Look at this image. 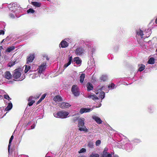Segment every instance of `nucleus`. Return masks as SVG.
I'll return each mask as SVG.
<instances>
[{
	"label": "nucleus",
	"mask_w": 157,
	"mask_h": 157,
	"mask_svg": "<svg viewBox=\"0 0 157 157\" xmlns=\"http://www.w3.org/2000/svg\"><path fill=\"white\" fill-rule=\"evenodd\" d=\"M69 114V113L65 111H61L57 112V113H54V116L56 118H66L69 116H68Z\"/></svg>",
	"instance_id": "nucleus-1"
},
{
	"label": "nucleus",
	"mask_w": 157,
	"mask_h": 157,
	"mask_svg": "<svg viewBox=\"0 0 157 157\" xmlns=\"http://www.w3.org/2000/svg\"><path fill=\"white\" fill-rule=\"evenodd\" d=\"M8 7L13 13L17 14L19 12L21 8L16 3H13L9 5Z\"/></svg>",
	"instance_id": "nucleus-2"
},
{
	"label": "nucleus",
	"mask_w": 157,
	"mask_h": 157,
	"mask_svg": "<svg viewBox=\"0 0 157 157\" xmlns=\"http://www.w3.org/2000/svg\"><path fill=\"white\" fill-rule=\"evenodd\" d=\"M85 120V119L83 118H80L78 120V126L79 128V130L80 131H84L87 132L88 131V129L84 126Z\"/></svg>",
	"instance_id": "nucleus-3"
},
{
	"label": "nucleus",
	"mask_w": 157,
	"mask_h": 157,
	"mask_svg": "<svg viewBox=\"0 0 157 157\" xmlns=\"http://www.w3.org/2000/svg\"><path fill=\"white\" fill-rule=\"evenodd\" d=\"M13 77L17 81H22L25 78V76H21V70L19 69H16L14 70Z\"/></svg>",
	"instance_id": "nucleus-4"
},
{
	"label": "nucleus",
	"mask_w": 157,
	"mask_h": 157,
	"mask_svg": "<svg viewBox=\"0 0 157 157\" xmlns=\"http://www.w3.org/2000/svg\"><path fill=\"white\" fill-rule=\"evenodd\" d=\"M71 91L75 96H78L79 95L80 91L77 85H74L72 86Z\"/></svg>",
	"instance_id": "nucleus-5"
},
{
	"label": "nucleus",
	"mask_w": 157,
	"mask_h": 157,
	"mask_svg": "<svg viewBox=\"0 0 157 157\" xmlns=\"http://www.w3.org/2000/svg\"><path fill=\"white\" fill-rule=\"evenodd\" d=\"M46 62H43L39 66V67L37 68L38 72L39 74L42 73L44 71L46 67Z\"/></svg>",
	"instance_id": "nucleus-6"
},
{
	"label": "nucleus",
	"mask_w": 157,
	"mask_h": 157,
	"mask_svg": "<svg viewBox=\"0 0 157 157\" xmlns=\"http://www.w3.org/2000/svg\"><path fill=\"white\" fill-rule=\"evenodd\" d=\"M136 35L140 36L141 38L145 39L146 38L150 36V34H148L147 35H146V36H144V34H143V33L142 31L140 29L137 30H136Z\"/></svg>",
	"instance_id": "nucleus-7"
},
{
	"label": "nucleus",
	"mask_w": 157,
	"mask_h": 157,
	"mask_svg": "<svg viewBox=\"0 0 157 157\" xmlns=\"http://www.w3.org/2000/svg\"><path fill=\"white\" fill-rule=\"evenodd\" d=\"M103 87H104L103 86L101 88L98 90H96L95 92L96 94H98L99 93H100L99 97L101 98V99H103L105 97V93L103 91H102V90L103 89Z\"/></svg>",
	"instance_id": "nucleus-8"
},
{
	"label": "nucleus",
	"mask_w": 157,
	"mask_h": 157,
	"mask_svg": "<svg viewBox=\"0 0 157 157\" xmlns=\"http://www.w3.org/2000/svg\"><path fill=\"white\" fill-rule=\"evenodd\" d=\"M69 40V39H65L63 40L59 44V45L61 46L62 48H65L68 47V43L67 42Z\"/></svg>",
	"instance_id": "nucleus-9"
},
{
	"label": "nucleus",
	"mask_w": 157,
	"mask_h": 157,
	"mask_svg": "<svg viewBox=\"0 0 157 157\" xmlns=\"http://www.w3.org/2000/svg\"><path fill=\"white\" fill-rule=\"evenodd\" d=\"M35 58L34 54L30 55L27 58V62L26 64H28L32 62Z\"/></svg>",
	"instance_id": "nucleus-10"
},
{
	"label": "nucleus",
	"mask_w": 157,
	"mask_h": 157,
	"mask_svg": "<svg viewBox=\"0 0 157 157\" xmlns=\"http://www.w3.org/2000/svg\"><path fill=\"white\" fill-rule=\"evenodd\" d=\"M71 106L69 103L65 102L62 103L59 105L60 107L62 109L67 108Z\"/></svg>",
	"instance_id": "nucleus-11"
},
{
	"label": "nucleus",
	"mask_w": 157,
	"mask_h": 157,
	"mask_svg": "<svg viewBox=\"0 0 157 157\" xmlns=\"http://www.w3.org/2000/svg\"><path fill=\"white\" fill-rule=\"evenodd\" d=\"M92 110V109L90 108H82L80 109L79 113L82 114L84 113L89 112Z\"/></svg>",
	"instance_id": "nucleus-12"
},
{
	"label": "nucleus",
	"mask_w": 157,
	"mask_h": 157,
	"mask_svg": "<svg viewBox=\"0 0 157 157\" xmlns=\"http://www.w3.org/2000/svg\"><path fill=\"white\" fill-rule=\"evenodd\" d=\"M87 97L90 99H92L94 101L97 100L99 99L94 94H88Z\"/></svg>",
	"instance_id": "nucleus-13"
},
{
	"label": "nucleus",
	"mask_w": 157,
	"mask_h": 157,
	"mask_svg": "<svg viewBox=\"0 0 157 157\" xmlns=\"http://www.w3.org/2000/svg\"><path fill=\"white\" fill-rule=\"evenodd\" d=\"M92 118L93 119L95 120V121L98 124H100L102 123V121L101 119L96 116H94L92 117Z\"/></svg>",
	"instance_id": "nucleus-14"
},
{
	"label": "nucleus",
	"mask_w": 157,
	"mask_h": 157,
	"mask_svg": "<svg viewBox=\"0 0 157 157\" xmlns=\"http://www.w3.org/2000/svg\"><path fill=\"white\" fill-rule=\"evenodd\" d=\"M53 100L56 102L61 101H62V98L59 95L56 96L53 98Z\"/></svg>",
	"instance_id": "nucleus-15"
},
{
	"label": "nucleus",
	"mask_w": 157,
	"mask_h": 157,
	"mask_svg": "<svg viewBox=\"0 0 157 157\" xmlns=\"http://www.w3.org/2000/svg\"><path fill=\"white\" fill-rule=\"evenodd\" d=\"M83 52V49L81 48H78L76 49L75 51L76 54L77 55H80L82 54Z\"/></svg>",
	"instance_id": "nucleus-16"
},
{
	"label": "nucleus",
	"mask_w": 157,
	"mask_h": 157,
	"mask_svg": "<svg viewBox=\"0 0 157 157\" xmlns=\"http://www.w3.org/2000/svg\"><path fill=\"white\" fill-rule=\"evenodd\" d=\"M86 87L87 88V90L88 91L92 90L93 89V85L90 82H88L87 83L86 85Z\"/></svg>",
	"instance_id": "nucleus-17"
},
{
	"label": "nucleus",
	"mask_w": 157,
	"mask_h": 157,
	"mask_svg": "<svg viewBox=\"0 0 157 157\" xmlns=\"http://www.w3.org/2000/svg\"><path fill=\"white\" fill-rule=\"evenodd\" d=\"M111 154L108 153L106 151H104L101 157H112Z\"/></svg>",
	"instance_id": "nucleus-18"
},
{
	"label": "nucleus",
	"mask_w": 157,
	"mask_h": 157,
	"mask_svg": "<svg viewBox=\"0 0 157 157\" xmlns=\"http://www.w3.org/2000/svg\"><path fill=\"white\" fill-rule=\"evenodd\" d=\"M5 77L6 78L9 79L12 76L11 74L9 71H6L5 73Z\"/></svg>",
	"instance_id": "nucleus-19"
},
{
	"label": "nucleus",
	"mask_w": 157,
	"mask_h": 157,
	"mask_svg": "<svg viewBox=\"0 0 157 157\" xmlns=\"http://www.w3.org/2000/svg\"><path fill=\"white\" fill-rule=\"evenodd\" d=\"M32 4L35 6L37 7H40L41 5V3L40 2H32Z\"/></svg>",
	"instance_id": "nucleus-20"
},
{
	"label": "nucleus",
	"mask_w": 157,
	"mask_h": 157,
	"mask_svg": "<svg viewBox=\"0 0 157 157\" xmlns=\"http://www.w3.org/2000/svg\"><path fill=\"white\" fill-rule=\"evenodd\" d=\"M72 56H71L69 57V61H68V62L67 63L65 64L64 65V67L65 68H66L71 64V63L72 60Z\"/></svg>",
	"instance_id": "nucleus-21"
},
{
	"label": "nucleus",
	"mask_w": 157,
	"mask_h": 157,
	"mask_svg": "<svg viewBox=\"0 0 157 157\" xmlns=\"http://www.w3.org/2000/svg\"><path fill=\"white\" fill-rule=\"evenodd\" d=\"M74 61L75 62L78 64H79L81 63V60L78 57L75 58L74 59Z\"/></svg>",
	"instance_id": "nucleus-22"
},
{
	"label": "nucleus",
	"mask_w": 157,
	"mask_h": 157,
	"mask_svg": "<svg viewBox=\"0 0 157 157\" xmlns=\"http://www.w3.org/2000/svg\"><path fill=\"white\" fill-rule=\"evenodd\" d=\"M12 104L11 103H9L8 104V105L5 109L6 111H8L10 110L12 107Z\"/></svg>",
	"instance_id": "nucleus-23"
},
{
	"label": "nucleus",
	"mask_w": 157,
	"mask_h": 157,
	"mask_svg": "<svg viewBox=\"0 0 157 157\" xmlns=\"http://www.w3.org/2000/svg\"><path fill=\"white\" fill-rule=\"evenodd\" d=\"M85 77V75L84 74H81L80 77V83H82L83 82Z\"/></svg>",
	"instance_id": "nucleus-24"
},
{
	"label": "nucleus",
	"mask_w": 157,
	"mask_h": 157,
	"mask_svg": "<svg viewBox=\"0 0 157 157\" xmlns=\"http://www.w3.org/2000/svg\"><path fill=\"white\" fill-rule=\"evenodd\" d=\"M13 136L12 135L11 136V137L10 139V140H9V144L8 146V152L9 153H10V147L11 146V142H12V140H13Z\"/></svg>",
	"instance_id": "nucleus-25"
},
{
	"label": "nucleus",
	"mask_w": 157,
	"mask_h": 157,
	"mask_svg": "<svg viewBox=\"0 0 157 157\" xmlns=\"http://www.w3.org/2000/svg\"><path fill=\"white\" fill-rule=\"evenodd\" d=\"M15 49V47L14 46H12V47H9L6 50L7 52H10L12 51H13Z\"/></svg>",
	"instance_id": "nucleus-26"
},
{
	"label": "nucleus",
	"mask_w": 157,
	"mask_h": 157,
	"mask_svg": "<svg viewBox=\"0 0 157 157\" xmlns=\"http://www.w3.org/2000/svg\"><path fill=\"white\" fill-rule=\"evenodd\" d=\"M155 63V59L153 58H151L148 61V63L153 64Z\"/></svg>",
	"instance_id": "nucleus-27"
},
{
	"label": "nucleus",
	"mask_w": 157,
	"mask_h": 157,
	"mask_svg": "<svg viewBox=\"0 0 157 157\" xmlns=\"http://www.w3.org/2000/svg\"><path fill=\"white\" fill-rule=\"evenodd\" d=\"M107 76L106 75H102L101 77V80L103 81H105L107 79Z\"/></svg>",
	"instance_id": "nucleus-28"
},
{
	"label": "nucleus",
	"mask_w": 157,
	"mask_h": 157,
	"mask_svg": "<svg viewBox=\"0 0 157 157\" xmlns=\"http://www.w3.org/2000/svg\"><path fill=\"white\" fill-rule=\"evenodd\" d=\"M46 95V94H44L41 97V98H40V99H39V100L37 102V104H38L39 103H40L45 98Z\"/></svg>",
	"instance_id": "nucleus-29"
},
{
	"label": "nucleus",
	"mask_w": 157,
	"mask_h": 157,
	"mask_svg": "<svg viewBox=\"0 0 157 157\" xmlns=\"http://www.w3.org/2000/svg\"><path fill=\"white\" fill-rule=\"evenodd\" d=\"M38 76H39V74H31L30 75V77L32 79L35 78H36Z\"/></svg>",
	"instance_id": "nucleus-30"
},
{
	"label": "nucleus",
	"mask_w": 157,
	"mask_h": 157,
	"mask_svg": "<svg viewBox=\"0 0 157 157\" xmlns=\"http://www.w3.org/2000/svg\"><path fill=\"white\" fill-rule=\"evenodd\" d=\"M90 157H99V155L98 154L92 152L90 155Z\"/></svg>",
	"instance_id": "nucleus-31"
},
{
	"label": "nucleus",
	"mask_w": 157,
	"mask_h": 157,
	"mask_svg": "<svg viewBox=\"0 0 157 157\" xmlns=\"http://www.w3.org/2000/svg\"><path fill=\"white\" fill-rule=\"evenodd\" d=\"M87 146L90 148H93L94 146V143L92 142H90L87 144Z\"/></svg>",
	"instance_id": "nucleus-32"
},
{
	"label": "nucleus",
	"mask_w": 157,
	"mask_h": 157,
	"mask_svg": "<svg viewBox=\"0 0 157 157\" xmlns=\"http://www.w3.org/2000/svg\"><path fill=\"white\" fill-rule=\"evenodd\" d=\"M16 63V60L10 62L8 64L9 67H11L14 65Z\"/></svg>",
	"instance_id": "nucleus-33"
},
{
	"label": "nucleus",
	"mask_w": 157,
	"mask_h": 157,
	"mask_svg": "<svg viewBox=\"0 0 157 157\" xmlns=\"http://www.w3.org/2000/svg\"><path fill=\"white\" fill-rule=\"evenodd\" d=\"M30 66L28 65H25V72L26 73L30 69Z\"/></svg>",
	"instance_id": "nucleus-34"
},
{
	"label": "nucleus",
	"mask_w": 157,
	"mask_h": 157,
	"mask_svg": "<svg viewBox=\"0 0 157 157\" xmlns=\"http://www.w3.org/2000/svg\"><path fill=\"white\" fill-rule=\"evenodd\" d=\"M145 68V66L143 64H141L140 66V67L139 70L140 71H141L144 69Z\"/></svg>",
	"instance_id": "nucleus-35"
},
{
	"label": "nucleus",
	"mask_w": 157,
	"mask_h": 157,
	"mask_svg": "<svg viewBox=\"0 0 157 157\" xmlns=\"http://www.w3.org/2000/svg\"><path fill=\"white\" fill-rule=\"evenodd\" d=\"M14 14H13L12 13H10L9 14V17L12 18H14L15 17V15L16 16V14H15V13H14Z\"/></svg>",
	"instance_id": "nucleus-36"
},
{
	"label": "nucleus",
	"mask_w": 157,
	"mask_h": 157,
	"mask_svg": "<svg viewBox=\"0 0 157 157\" xmlns=\"http://www.w3.org/2000/svg\"><path fill=\"white\" fill-rule=\"evenodd\" d=\"M35 10H33L32 9H29L27 11V12L28 13H33L35 12Z\"/></svg>",
	"instance_id": "nucleus-37"
},
{
	"label": "nucleus",
	"mask_w": 157,
	"mask_h": 157,
	"mask_svg": "<svg viewBox=\"0 0 157 157\" xmlns=\"http://www.w3.org/2000/svg\"><path fill=\"white\" fill-rule=\"evenodd\" d=\"M86 149L84 148H82L81 149L80 151H78L79 153H82L85 152L86 151Z\"/></svg>",
	"instance_id": "nucleus-38"
},
{
	"label": "nucleus",
	"mask_w": 157,
	"mask_h": 157,
	"mask_svg": "<svg viewBox=\"0 0 157 157\" xmlns=\"http://www.w3.org/2000/svg\"><path fill=\"white\" fill-rule=\"evenodd\" d=\"M35 102V101H29V103H28V105L29 106H32L33 104Z\"/></svg>",
	"instance_id": "nucleus-39"
},
{
	"label": "nucleus",
	"mask_w": 157,
	"mask_h": 157,
	"mask_svg": "<svg viewBox=\"0 0 157 157\" xmlns=\"http://www.w3.org/2000/svg\"><path fill=\"white\" fill-rule=\"evenodd\" d=\"M115 86V85L113 84V83H111L110 85H109L108 86V87H111L112 89H113L114 88Z\"/></svg>",
	"instance_id": "nucleus-40"
},
{
	"label": "nucleus",
	"mask_w": 157,
	"mask_h": 157,
	"mask_svg": "<svg viewBox=\"0 0 157 157\" xmlns=\"http://www.w3.org/2000/svg\"><path fill=\"white\" fill-rule=\"evenodd\" d=\"M101 141L99 140H97L96 142V146L99 145L101 144Z\"/></svg>",
	"instance_id": "nucleus-41"
},
{
	"label": "nucleus",
	"mask_w": 157,
	"mask_h": 157,
	"mask_svg": "<svg viewBox=\"0 0 157 157\" xmlns=\"http://www.w3.org/2000/svg\"><path fill=\"white\" fill-rule=\"evenodd\" d=\"M4 98L6 99H11V98H10L9 95H4Z\"/></svg>",
	"instance_id": "nucleus-42"
},
{
	"label": "nucleus",
	"mask_w": 157,
	"mask_h": 157,
	"mask_svg": "<svg viewBox=\"0 0 157 157\" xmlns=\"http://www.w3.org/2000/svg\"><path fill=\"white\" fill-rule=\"evenodd\" d=\"M5 33L4 31L3 30H0V35H3Z\"/></svg>",
	"instance_id": "nucleus-43"
},
{
	"label": "nucleus",
	"mask_w": 157,
	"mask_h": 157,
	"mask_svg": "<svg viewBox=\"0 0 157 157\" xmlns=\"http://www.w3.org/2000/svg\"><path fill=\"white\" fill-rule=\"evenodd\" d=\"M33 98L32 97H31V96L29 98V99L28 100V101H34V100H33Z\"/></svg>",
	"instance_id": "nucleus-44"
},
{
	"label": "nucleus",
	"mask_w": 157,
	"mask_h": 157,
	"mask_svg": "<svg viewBox=\"0 0 157 157\" xmlns=\"http://www.w3.org/2000/svg\"><path fill=\"white\" fill-rule=\"evenodd\" d=\"M78 119V118L77 117H74L73 118V121H76Z\"/></svg>",
	"instance_id": "nucleus-45"
},
{
	"label": "nucleus",
	"mask_w": 157,
	"mask_h": 157,
	"mask_svg": "<svg viewBox=\"0 0 157 157\" xmlns=\"http://www.w3.org/2000/svg\"><path fill=\"white\" fill-rule=\"evenodd\" d=\"M135 141L136 142H140V140L139 139H136Z\"/></svg>",
	"instance_id": "nucleus-46"
},
{
	"label": "nucleus",
	"mask_w": 157,
	"mask_h": 157,
	"mask_svg": "<svg viewBox=\"0 0 157 157\" xmlns=\"http://www.w3.org/2000/svg\"><path fill=\"white\" fill-rule=\"evenodd\" d=\"M8 38V37H7L6 39H3L1 43H2L3 42H4L6 41V40Z\"/></svg>",
	"instance_id": "nucleus-47"
},
{
	"label": "nucleus",
	"mask_w": 157,
	"mask_h": 157,
	"mask_svg": "<svg viewBox=\"0 0 157 157\" xmlns=\"http://www.w3.org/2000/svg\"><path fill=\"white\" fill-rule=\"evenodd\" d=\"M35 125H32V126H31V129H34V128H35Z\"/></svg>",
	"instance_id": "nucleus-48"
},
{
	"label": "nucleus",
	"mask_w": 157,
	"mask_h": 157,
	"mask_svg": "<svg viewBox=\"0 0 157 157\" xmlns=\"http://www.w3.org/2000/svg\"><path fill=\"white\" fill-rule=\"evenodd\" d=\"M39 96H37V97L36 98L35 97H34L33 98H34V99H36V98H39Z\"/></svg>",
	"instance_id": "nucleus-49"
},
{
	"label": "nucleus",
	"mask_w": 157,
	"mask_h": 157,
	"mask_svg": "<svg viewBox=\"0 0 157 157\" xmlns=\"http://www.w3.org/2000/svg\"><path fill=\"white\" fill-rule=\"evenodd\" d=\"M3 49L2 47V46H0V50H1Z\"/></svg>",
	"instance_id": "nucleus-50"
},
{
	"label": "nucleus",
	"mask_w": 157,
	"mask_h": 157,
	"mask_svg": "<svg viewBox=\"0 0 157 157\" xmlns=\"http://www.w3.org/2000/svg\"><path fill=\"white\" fill-rule=\"evenodd\" d=\"M113 157H119L117 155H114L113 156Z\"/></svg>",
	"instance_id": "nucleus-51"
},
{
	"label": "nucleus",
	"mask_w": 157,
	"mask_h": 157,
	"mask_svg": "<svg viewBox=\"0 0 157 157\" xmlns=\"http://www.w3.org/2000/svg\"><path fill=\"white\" fill-rule=\"evenodd\" d=\"M155 23L157 24V18H156V19L155 20Z\"/></svg>",
	"instance_id": "nucleus-52"
},
{
	"label": "nucleus",
	"mask_w": 157,
	"mask_h": 157,
	"mask_svg": "<svg viewBox=\"0 0 157 157\" xmlns=\"http://www.w3.org/2000/svg\"><path fill=\"white\" fill-rule=\"evenodd\" d=\"M101 104H100L99 105L98 107H100L101 106Z\"/></svg>",
	"instance_id": "nucleus-53"
},
{
	"label": "nucleus",
	"mask_w": 157,
	"mask_h": 157,
	"mask_svg": "<svg viewBox=\"0 0 157 157\" xmlns=\"http://www.w3.org/2000/svg\"><path fill=\"white\" fill-rule=\"evenodd\" d=\"M147 30H150V29H147Z\"/></svg>",
	"instance_id": "nucleus-54"
},
{
	"label": "nucleus",
	"mask_w": 157,
	"mask_h": 157,
	"mask_svg": "<svg viewBox=\"0 0 157 157\" xmlns=\"http://www.w3.org/2000/svg\"><path fill=\"white\" fill-rule=\"evenodd\" d=\"M1 56V52H0V56Z\"/></svg>",
	"instance_id": "nucleus-55"
}]
</instances>
